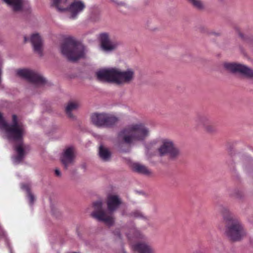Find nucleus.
Here are the masks:
<instances>
[{"label": "nucleus", "mask_w": 253, "mask_h": 253, "mask_svg": "<svg viewBox=\"0 0 253 253\" xmlns=\"http://www.w3.org/2000/svg\"><path fill=\"white\" fill-rule=\"evenodd\" d=\"M0 132L4 138L16 143L14 146L16 154L12 157V162L15 165L19 164L26 153V147L23 143V137L25 133L24 126L18 122L17 118L15 115L12 116V124H8L0 113Z\"/></svg>", "instance_id": "nucleus-1"}, {"label": "nucleus", "mask_w": 253, "mask_h": 253, "mask_svg": "<svg viewBox=\"0 0 253 253\" xmlns=\"http://www.w3.org/2000/svg\"><path fill=\"white\" fill-rule=\"evenodd\" d=\"M106 203L108 211L111 214H108L103 209V202L101 200L94 202L92 204L94 211L91 212V216L99 221H103L108 226L114 223V218L112 213L116 211L122 204L121 198L116 194H109L107 197Z\"/></svg>", "instance_id": "nucleus-2"}, {"label": "nucleus", "mask_w": 253, "mask_h": 253, "mask_svg": "<svg viewBox=\"0 0 253 253\" xmlns=\"http://www.w3.org/2000/svg\"><path fill=\"white\" fill-rule=\"evenodd\" d=\"M96 75L99 81L120 85L131 83L134 79L135 73L131 68L121 70L118 68H109L97 71Z\"/></svg>", "instance_id": "nucleus-3"}, {"label": "nucleus", "mask_w": 253, "mask_h": 253, "mask_svg": "<svg viewBox=\"0 0 253 253\" xmlns=\"http://www.w3.org/2000/svg\"><path fill=\"white\" fill-rule=\"evenodd\" d=\"M149 135V129L142 123H132L122 128L118 134L119 140L127 144L143 141Z\"/></svg>", "instance_id": "nucleus-4"}, {"label": "nucleus", "mask_w": 253, "mask_h": 253, "mask_svg": "<svg viewBox=\"0 0 253 253\" xmlns=\"http://www.w3.org/2000/svg\"><path fill=\"white\" fill-rule=\"evenodd\" d=\"M224 219L227 222L225 231V235L232 241L241 240L247 234L243 225L237 218L234 217L227 208L220 209Z\"/></svg>", "instance_id": "nucleus-5"}, {"label": "nucleus", "mask_w": 253, "mask_h": 253, "mask_svg": "<svg viewBox=\"0 0 253 253\" xmlns=\"http://www.w3.org/2000/svg\"><path fill=\"white\" fill-rule=\"evenodd\" d=\"M61 53L68 60L75 61L84 57L86 50L84 46L74 38L67 37L60 47Z\"/></svg>", "instance_id": "nucleus-6"}, {"label": "nucleus", "mask_w": 253, "mask_h": 253, "mask_svg": "<svg viewBox=\"0 0 253 253\" xmlns=\"http://www.w3.org/2000/svg\"><path fill=\"white\" fill-rule=\"evenodd\" d=\"M60 11H68L70 18L76 19L85 8V4L81 0H51Z\"/></svg>", "instance_id": "nucleus-7"}, {"label": "nucleus", "mask_w": 253, "mask_h": 253, "mask_svg": "<svg viewBox=\"0 0 253 253\" xmlns=\"http://www.w3.org/2000/svg\"><path fill=\"white\" fill-rule=\"evenodd\" d=\"M158 143L159 147L157 152L160 156L169 155L171 159H174L180 155L179 149L174 144L173 141L168 138H160L156 142L153 141L152 145Z\"/></svg>", "instance_id": "nucleus-8"}, {"label": "nucleus", "mask_w": 253, "mask_h": 253, "mask_svg": "<svg viewBox=\"0 0 253 253\" xmlns=\"http://www.w3.org/2000/svg\"><path fill=\"white\" fill-rule=\"evenodd\" d=\"M90 119L91 123L99 127H111L119 121L115 115L106 113H94Z\"/></svg>", "instance_id": "nucleus-9"}, {"label": "nucleus", "mask_w": 253, "mask_h": 253, "mask_svg": "<svg viewBox=\"0 0 253 253\" xmlns=\"http://www.w3.org/2000/svg\"><path fill=\"white\" fill-rule=\"evenodd\" d=\"M224 68L233 73H240L248 78H253V70L247 66L236 63H225Z\"/></svg>", "instance_id": "nucleus-10"}, {"label": "nucleus", "mask_w": 253, "mask_h": 253, "mask_svg": "<svg viewBox=\"0 0 253 253\" xmlns=\"http://www.w3.org/2000/svg\"><path fill=\"white\" fill-rule=\"evenodd\" d=\"M17 74L20 77L37 84H41L45 82V79L40 74L31 70H18L17 71Z\"/></svg>", "instance_id": "nucleus-11"}, {"label": "nucleus", "mask_w": 253, "mask_h": 253, "mask_svg": "<svg viewBox=\"0 0 253 253\" xmlns=\"http://www.w3.org/2000/svg\"><path fill=\"white\" fill-rule=\"evenodd\" d=\"M75 157V150L74 147L69 146L64 150L60 160L66 169H67L70 165L73 164Z\"/></svg>", "instance_id": "nucleus-12"}, {"label": "nucleus", "mask_w": 253, "mask_h": 253, "mask_svg": "<svg viewBox=\"0 0 253 253\" xmlns=\"http://www.w3.org/2000/svg\"><path fill=\"white\" fill-rule=\"evenodd\" d=\"M101 47L105 52H110L115 49L119 43L115 41L110 40L109 36L106 33H102L99 35Z\"/></svg>", "instance_id": "nucleus-13"}, {"label": "nucleus", "mask_w": 253, "mask_h": 253, "mask_svg": "<svg viewBox=\"0 0 253 253\" xmlns=\"http://www.w3.org/2000/svg\"><path fill=\"white\" fill-rule=\"evenodd\" d=\"M30 41L33 45L34 51L42 55V41L39 34H33L30 38Z\"/></svg>", "instance_id": "nucleus-14"}, {"label": "nucleus", "mask_w": 253, "mask_h": 253, "mask_svg": "<svg viewBox=\"0 0 253 253\" xmlns=\"http://www.w3.org/2000/svg\"><path fill=\"white\" fill-rule=\"evenodd\" d=\"M196 122L199 125L203 126L206 130L209 132H214L216 130L215 127L212 125L209 118L206 116L198 117Z\"/></svg>", "instance_id": "nucleus-15"}, {"label": "nucleus", "mask_w": 253, "mask_h": 253, "mask_svg": "<svg viewBox=\"0 0 253 253\" xmlns=\"http://www.w3.org/2000/svg\"><path fill=\"white\" fill-rule=\"evenodd\" d=\"M134 250L138 253H154L153 248L145 243H139L134 246Z\"/></svg>", "instance_id": "nucleus-16"}, {"label": "nucleus", "mask_w": 253, "mask_h": 253, "mask_svg": "<svg viewBox=\"0 0 253 253\" xmlns=\"http://www.w3.org/2000/svg\"><path fill=\"white\" fill-rule=\"evenodd\" d=\"M123 232H127L126 233V236L128 239L132 238H138L140 236V232L137 230L133 225L130 227H126L122 229Z\"/></svg>", "instance_id": "nucleus-17"}, {"label": "nucleus", "mask_w": 253, "mask_h": 253, "mask_svg": "<svg viewBox=\"0 0 253 253\" xmlns=\"http://www.w3.org/2000/svg\"><path fill=\"white\" fill-rule=\"evenodd\" d=\"M98 154L100 159L104 162L109 161L111 159V152L108 148L102 145L99 147Z\"/></svg>", "instance_id": "nucleus-18"}, {"label": "nucleus", "mask_w": 253, "mask_h": 253, "mask_svg": "<svg viewBox=\"0 0 253 253\" xmlns=\"http://www.w3.org/2000/svg\"><path fill=\"white\" fill-rule=\"evenodd\" d=\"M13 10L15 11H19L22 8V0H3Z\"/></svg>", "instance_id": "nucleus-19"}, {"label": "nucleus", "mask_w": 253, "mask_h": 253, "mask_svg": "<svg viewBox=\"0 0 253 253\" xmlns=\"http://www.w3.org/2000/svg\"><path fill=\"white\" fill-rule=\"evenodd\" d=\"M133 169L137 172L147 175H150L151 173L147 167L139 163H134L133 165Z\"/></svg>", "instance_id": "nucleus-20"}, {"label": "nucleus", "mask_w": 253, "mask_h": 253, "mask_svg": "<svg viewBox=\"0 0 253 253\" xmlns=\"http://www.w3.org/2000/svg\"><path fill=\"white\" fill-rule=\"evenodd\" d=\"M79 107V104L77 102L71 101L67 105L65 110L68 116L70 118H73V115L72 112L76 110Z\"/></svg>", "instance_id": "nucleus-21"}, {"label": "nucleus", "mask_w": 253, "mask_h": 253, "mask_svg": "<svg viewBox=\"0 0 253 253\" xmlns=\"http://www.w3.org/2000/svg\"><path fill=\"white\" fill-rule=\"evenodd\" d=\"M21 188L22 190H25L27 193V196L28 197L30 204L32 205L35 201V197L34 195L30 191V186L28 184H22Z\"/></svg>", "instance_id": "nucleus-22"}, {"label": "nucleus", "mask_w": 253, "mask_h": 253, "mask_svg": "<svg viewBox=\"0 0 253 253\" xmlns=\"http://www.w3.org/2000/svg\"><path fill=\"white\" fill-rule=\"evenodd\" d=\"M109 2L114 4L115 6L117 7L124 6L127 7V4L125 2L122 1H119V0H108Z\"/></svg>", "instance_id": "nucleus-23"}, {"label": "nucleus", "mask_w": 253, "mask_h": 253, "mask_svg": "<svg viewBox=\"0 0 253 253\" xmlns=\"http://www.w3.org/2000/svg\"><path fill=\"white\" fill-rule=\"evenodd\" d=\"M192 4L198 9H202L204 7L202 2L200 0H189Z\"/></svg>", "instance_id": "nucleus-24"}, {"label": "nucleus", "mask_w": 253, "mask_h": 253, "mask_svg": "<svg viewBox=\"0 0 253 253\" xmlns=\"http://www.w3.org/2000/svg\"><path fill=\"white\" fill-rule=\"evenodd\" d=\"M131 216L135 218H142L143 215L139 211H135L131 213Z\"/></svg>", "instance_id": "nucleus-25"}, {"label": "nucleus", "mask_w": 253, "mask_h": 253, "mask_svg": "<svg viewBox=\"0 0 253 253\" xmlns=\"http://www.w3.org/2000/svg\"><path fill=\"white\" fill-rule=\"evenodd\" d=\"M231 196H234L236 198H241V194L239 190H236L234 192L233 194H232Z\"/></svg>", "instance_id": "nucleus-26"}, {"label": "nucleus", "mask_w": 253, "mask_h": 253, "mask_svg": "<svg viewBox=\"0 0 253 253\" xmlns=\"http://www.w3.org/2000/svg\"><path fill=\"white\" fill-rule=\"evenodd\" d=\"M55 174L57 176H61V173L59 169H55Z\"/></svg>", "instance_id": "nucleus-27"}, {"label": "nucleus", "mask_w": 253, "mask_h": 253, "mask_svg": "<svg viewBox=\"0 0 253 253\" xmlns=\"http://www.w3.org/2000/svg\"><path fill=\"white\" fill-rule=\"evenodd\" d=\"M115 235H116V236H117L119 238L120 237V232L117 231L115 233Z\"/></svg>", "instance_id": "nucleus-28"}, {"label": "nucleus", "mask_w": 253, "mask_h": 253, "mask_svg": "<svg viewBox=\"0 0 253 253\" xmlns=\"http://www.w3.org/2000/svg\"><path fill=\"white\" fill-rule=\"evenodd\" d=\"M194 253H205L204 252H203V251H196Z\"/></svg>", "instance_id": "nucleus-29"}, {"label": "nucleus", "mask_w": 253, "mask_h": 253, "mask_svg": "<svg viewBox=\"0 0 253 253\" xmlns=\"http://www.w3.org/2000/svg\"><path fill=\"white\" fill-rule=\"evenodd\" d=\"M28 40V39L26 37H24V41H25V42H27Z\"/></svg>", "instance_id": "nucleus-30"}]
</instances>
